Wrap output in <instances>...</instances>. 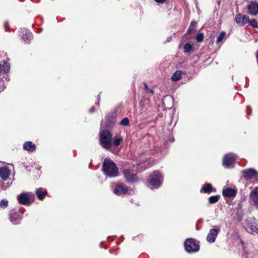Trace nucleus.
Masks as SVG:
<instances>
[{
	"label": "nucleus",
	"instance_id": "4",
	"mask_svg": "<svg viewBox=\"0 0 258 258\" xmlns=\"http://www.w3.org/2000/svg\"><path fill=\"white\" fill-rule=\"evenodd\" d=\"M17 199L19 204L23 205H29L33 202L34 195L29 192H23L18 195Z\"/></svg>",
	"mask_w": 258,
	"mask_h": 258
},
{
	"label": "nucleus",
	"instance_id": "28",
	"mask_svg": "<svg viewBox=\"0 0 258 258\" xmlns=\"http://www.w3.org/2000/svg\"><path fill=\"white\" fill-rule=\"evenodd\" d=\"M8 205V201L7 200H2L0 202V206L2 208H6Z\"/></svg>",
	"mask_w": 258,
	"mask_h": 258
},
{
	"label": "nucleus",
	"instance_id": "30",
	"mask_svg": "<svg viewBox=\"0 0 258 258\" xmlns=\"http://www.w3.org/2000/svg\"><path fill=\"white\" fill-rule=\"evenodd\" d=\"M144 87L147 93H151L152 95L153 94V91L152 89L149 88L146 83H144Z\"/></svg>",
	"mask_w": 258,
	"mask_h": 258
},
{
	"label": "nucleus",
	"instance_id": "6",
	"mask_svg": "<svg viewBox=\"0 0 258 258\" xmlns=\"http://www.w3.org/2000/svg\"><path fill=\"white\" fill-rule=\"evenodd\" d=\"M237 159L236 155L230 153L224 156L223 159V165L225 168H232L233 167Z\"/></svg>",
	"mask_w": 258,
	"mask_h": 258
},
{
	"label": "nucleus",
	"instance_id": "25",
	"mask_svg": "<svg viewBox=\"0 0 258 258\" xmlns=\"http://www.w3.org/2000/svg\"><path fill=\"white\" fill-rule=\"evenodd\" d=\"M122 139L121 137L118 136H115L113 140V144L115 146H118L121 143Z\"/></svg>",
	"mask_w": 258,
	"mask_h": 258
},
{
	"label": "nucleus",
	"instance_id": "29",
	"mask_svg": "<svg viewBox=\"0 0 258 258\" xmlns=\"http://www.w3.org/2000/svg\"><path fill=\"white\" fill-rule=\"evenodd\" d=\"M120 124L123 126H126L129 124V119L128 118H124L120 122Z\"/></svg>",
	"mask_w": 258,
	"mask_h": 258
},
{
	"label": "nucleus",
	"instance_id": "7",
	"mask_svg": "<svg viewBox=\"0 0 258 258\" xmlns=\"http://www.w3.org/2000/svg\"><path fill=\"white\" fill-rule=\"evenodd\" d=\"M235 19L236 24L239 26H243L249 22V17L241 14L236 15Z\"/></svg>",
	"mask_w": 258,
	"mask_h": 258
},
{
	"label": "nucleus",
	"instance_id": "13",
	"mask_svg": "<svg viewBox=\"0 0 258 258\" xmlns=\"http://www.w3.org/2000/svg\"><path fill=\"white\" fill-rule=\"evenodd\" d=\"M10 175V170L7 167H3L0 168V177L4 180H7Z\"/></svg>",
	"mask_w": 258,
	"mask_h": 258
},
{
	"label": "nucleus",
	"instance_id": "33",
	"mask_svg": "<svg viewBox=\"0 0 258 258\" xmlns=\"http://www.w3.org/2000/svg\"><path fill=\"white\" fill-rule=\"evenodd\" d=\"M8 26V22H5V23H4V27L5 28H7Z\"/></svg>",
	"mask_w": 258,
	"mask_h": 258
},
{
	"label": "nucleus",
	"instance_id": "27",
	"mask_svg": "<svg viewBox=\"0 0 258 258\" xmlns=\"http://www.w3.org/2000/svg\"><path fill=\"white\" fill-rule=\"evenodd\" d=\"M204 38V35L203 33H198L196 36V39L199 42L203 41Z\"/></svg>",
	"mask_w": 258,
	"mask_h": 258
},
{
	"label": "nucleus",
	"instance_id": "14",
	"mask_svg": "<svg viewBox=\"0 0 258 258\" xmlns=\"http://www.w3.org/2000/svg\"><path fill=\"white\" fill-rule=\"evenodd\" d=\"M10 219L11 222L16 224L21 220V217L19 213L12 211H11Z\"/></svg>",
	"mask_w": 258,
	"mask_h": 258
},
{
	"label": "nucleus",
	"instance_id": "1",
	"mask_svg": "<svg viewBox=\"0 0 258 258\" xmlns=\"http://www.w3.org/2000/svg\"><path fill=\"white\" fill-rule=\"evenodd\" d=\"M102 170L104 174L108 177H114L118 175V168L110 159H104Z\"/></svg>",
	"mask_w": 258,
	"mask_h": 258
},
{
	"label": "nucleus",
	"instance_id": "18",
	"mask_svg": "<svg viewBox=\"0 0 258 258\" xmlns=\"http://www.w3.org/2000/svg\"><path fill=\"white\" fill-rule=\"evenodd\" d=\"M36 194L39 200H42L45 197L47 192L42 188H39L36 190Z\"/></svg>",
	"mask_w": 258,
	"mask_h": 258
},
{
	"label": "nucleus",
	"instance_id": "23",
	"mask_svg": "<svg viewBox=\"0 0 258 258\" xmlns=\"http://www.w3.org/2000/svg\"><path fill=\"white\" fill-rule=\"evenodd\" d=\"M197 23L196 22H191L190 26L187 31V33H190L191 32H192L196 26Z\"/></svg>",
	"mask_w": 258,
	"mask_h": 258
},
{
	"label": "nucleus",
	"instance_id": "34",
	"mask_svg": "<svg viewBox=\"0 0 258 258\" xmlns=\"http://www.w3.org/2000/svg\"><path fill=\"white\" fill-rule=\"evenodd\" d=\"M94 111V107H92L89 110V111L91 113L93 112Z\"/></svg>",
	"mask_w": 258,
	"mask_h": 258
},
{
	"label": "nucleus",
	"instance_id": "3",
	"mask_svg": "<svg viewBox=\"0 0 258 258\" xmlns=\"http://www.w3.org/2000/svg\"><path fill=\"white\" fill-rule=\"evenodd\" d=\"M112 134L108 130H104L100 133V143L105 149H109L111 146Z\"/></svg>",
	"mask_w": 258,
	"mask_h": 258
},
{
	"label": "nucleus",
	"instance_id": "35",
	"mask_svg": "<svg viewBox=\"0 0 258 258\" xmlns=\"http://www.w3.org/2000/svg\"><path fill=\"white\" fill-rule=\"evenodd\" d=\"M98 100L100 99V97H99V96H98Z\"/></svg>",
	"mask_w": 258,
	"mask_h": 258
},
{
	"label": "nucleus",
	"instance_id": "20",
	"mask_svg": "<svg viewBox=\"0 0 258 258\" xmlns=\"http://www.w3.org/2000/svg\"><path fill=\"white\" fill-rule=\"evenodd\" d=\"M32 33L28 30L25 31V33L24 35H23L22 38L25 42V43H28L32 37Z\"/></svg>",
	"mask_w": 258,
	"mask_h": 258
},
{
	"label": "nucleus",
	"instance_id": "9",
	"mask_svg": "<svg viewBox=\"0 0 258 258\" xmlns=\"http://www.w3.org/2000/svg\"><path fill=\"white\" fill-rule=\"evenodd\" d=\"M216 227V229H211L207 236V240L210 243H213L215 241L218 233L220 231V228L218 227Z\"/></svg>",
	"mask_w": 258,
	"mask_h": 258
},
{
	"label": "nucleus",
	"instance_id": "5",
	"mask_svg": "<svg viewBox=\"0 0 258 258\" xmlns=\"http://www.w3.org/2000/svg\"><path fill=\"white\" fill-rule=\"evenodd\" d=\"M185 250L188 253L198 252L200 249L199 245L196 243L193 239H187L184 242Z\"/></svg>",
	"mask_w": 258,
	"mask_h": 258
},
{
	"label": "nucleus",
	"instance_id": "15",
	"mask_svg": "<svg viewBox=\"0 0 258 258\" xmlns=\"http://www.w3.org/2000/svg\"><path fill=\"white\" fill-rule=\"evenodd\" d=\"M222 194L224 197H233L236 196V191L232 188L228 187L223 190Z\"/></svg>",
	"mask_w": 258,
	"mask_h": 258
},
{
	"label": "nucleus",
	"instance_id": "32",
	"mask_svg": "<svg viewBox=\"0 0 258 258\" xmlns=\"http://www.w3.org/2000/svg\"><path fill=\"white\" fill-rule=\"evenodd\" d=\"M156 3L159 4H163L165 2L166 0H154Z\"/></svg>",
	"mask_w": 258,
	"mask_h": 258
},
{
	"label": "nucleus",
	"instance_id": "8",
	"mask_svg": "<svg viewBox=\"0 0 258 258\" xmlns=\"http://www.w3.org/2000/svg\"><path fill=\"white\" fill-rule=\"evenodd\" d=\"M124 178L128 182H134L137 180L136 175L131 170L124 169L123 171Z\"/></svg>",
	"mask_w": 258,
	"mask_h": 258
},
{
	"label": "nucleus",
	"instance_id": "19",
	"mask_svg": "<svg viewBox=\"0 0 258 258\" xmlns=\"http://www.w3.org/2000/svg\"><path fill=\"white\" fill-rule=\"evenodd\" d=\"M183 72L181 71H176L172 75L171 79L173 81H177L181 78V75Z\"/></svg>",
	"mask_w": 258,
	"mask_h": 258
},
{
	"label": "nucleus",
	"instance_id": "2",
	"mask_svg": "<svg viewBox=\"0 0 258 258\" xmlns=\"http://www.w3.org/2000/svg\"><path fill=\"white\" fill-rule=\"evenodd\" d=\"M163 176L158 171H155L148 179L149 186L151 189L158 188L162 183Z\"/></svg>",
	"mask_w": 258,
	"mask_h": 258
},
{
	"label": "nucleus",
	"instance_id": "17",
	"mask_svg": "<svg viewBox=\"0 0 258 258\" xmlns=\"http://www.w3.org/2000/svg\"><path fill=\"white\" fill-rule=\"evenodd\" d=\"M23 148L25 150L32 152L35 150L36 146L32 142L28 141L24 143Z\"/></svg>",
	"mask_w": 258,
	"mask_h": 258
},
{
	"label": "nucleus",
	"instance_id": "22",
	"mask_svg": "<svg viewBox=\"0 0 258 258\" xmlns=\"http://www.w3.org/2000/svg\"><path fill=\"white\" fill-rule=\"evenodd\" d=\"M192 46L189 43H186L184 45V53L188 52L192 50Z\"/></svg>",
	"mask_w": 258,
	"mask_h": 258
},
{
	"label": "nucleus",
	"instance_id": "16",
	"mask_svg": "<svg viewBox=\"0 0 258 258\" xmlns=\"http://www.w3.org/2000/svg\"><path fill=\"white\" fill-rule=\"evenodd\" d=\"M213 191H215V189L210 183L205 184L201 189V192L207 194H210Z\"/></svg>",
	"mask_w": 258,
	"mask_h": 258
},
{
	"label": "nucleus",
	"instance_id": "26",
	"mask_svg": "<svg viewBox=\"0 0 258 258\" xmlns=\"http://www.w3.org/2000/svg\"><path fill=\"white\" fill-rule=\"evenodd\" d=\"M248 23H249L250 25L253 28H257L258 27L257 21L255 19H252L251 20L249 19V22Z\"/></svg>",
	"mask_w": 258,
	"mask_h": 258
},
{
	"label": "nucleus",
	"instance_id": "11",
	"mask_svg": "<svg viewBox=\"0 0 258 258\" xmlns=\"http://www.w3.org/2000/svg\"><path fill=\"white\" fill-rule=\"evenodd\" d=\"M128 191L127 187L123 184H117L114 188V193L118 196L124 195Z\"/></svg>",
	"mask_w": 258,
	"mask_h": 258
},
{
	"label": "nucleus",
	"instance_id": "12",
	"mask_svg": "<svg viewBox=\"0 0 258 258\" xmlns=\"http://www.w3.org/2000/svg\"><path fill=\"white\" fill-rule=\"evenodd\" d=\"M243 176L247 179H250L257 177V173L253 169L250 168L244 170L242 171Z\"/></svg>",
	"mask_w": 258,
	"mask_h": 258
},
{
	"label": "nucleus",
	"instance_id": "10",
	"mask_svg": "<svg viewBox=\"0 0 258 258\" xmlns=\"http://www.w3.org/2000/svg\"><path fill=\"white\" fill-rule=\"evenodd\" d=\"M248 13L252 16L258 14V3L256 2H250L247 6Z\"/></svg>",
	"mask_w": 258,
	"mask_h": 258
},
{
	"label": "nucleus",
	"instance_id": "31",
	"mask_svg": "<svg viewBox=\"0 0 258 258\" xmlns=\"http://www.w3.org/2000/svg\"><path fill=\"white\" fill-rule=\"evenodd\" d=\"M250 229L251 230L253 233H256L258 235V228L255 226L251 225L250 227Z\"/></svg>",
	"mask_w": 258,
	"mask_h": 258
},
{
	"label": "nucleus",
	"instance_id": "24",
	"mask_svg": "<svg viewBox=\"0 0 258 258\" xmlns=\"http://www.w3.org/2000/svg\"><path fill=\"white\" fill-rule=\"evenodd\" d=\"M225 36H226V33L224 32V31H222V32L220 33V34L219 35V36L217 37V43H219L223 39H224V38L225 37Z\"/></svg>",
	"mask_w": 258,
	"mask_h": 258
},
{
	"label": "nucleus",
	"instance_id": "21",
	"mask_svg": "<svg viewBox=\"0 0 258 258\" xmlns=\"http://www.w3.org/2000/svg\"><path fill=\"white\" fill-rule=\"evenodd\" d=\"M220 198V196L219 195H215L211 196L209 198L208 200L210 204H213L216 203H217Z\"/></svg>",
	"mask_w": 258,
	"mask_h": 258
}]
</instances>
